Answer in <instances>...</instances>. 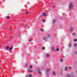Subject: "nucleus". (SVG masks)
<instances>
[{
  "label": "nucleus",
  "mask_w": 77,
  "mask_h": 77,
  "mask_svg": "<svg viewBox=\"0 0 77 77\" xmlns=\"http://www.w3.org/2000/svg\"><path fill=\"white\" fill-rule=\"evenodd\" d=\"M74 5H73V3L72 2H70L69 4V10H72Z\"/></svg>",
  "instance_id": "1"
},
{
  "label": "nucleus",
  "mask_w": 77,
  "mask_h": 77,
  "mask_svg": "<svg viewBox=\"0 0 77 77\" xmlns=\"http://www.w3.org/2000/svg\"><path fill=\"white\" fill-rule=\"evenodd\" d=\"M66 77H74V75H72V74L71 75L68 74L67 75Z\"/></svg>",
  "instance_id": "2"
},
{
  "label": "nucleus",
  "mask_w": 77,
  "mask_h": 77,
  "mask_svg": "<svg viewBox=\"0 0 77 77\" xmlns=\"http://www.w3.org/2000/svg\"><path fill=\"white\" fill-rule=\"evenodd\" d=\"M43 15L45 17H47V14H46V13H43Z\"/></svg>",
  "instance_id": "3"
},
{
  "label": "nucleus",
  "mask_w": 77,
  "mask_h": 77,
  "mask_svg": "<svg viewBox=\"0 0 77 77\" xmlns=\"http://www.w3.org/2000/svg\"><path fill=\"white\" fill-rule=\"evenodd\" d=\"M43 40H45H45L47 39V38L46 37H43Z\"/></svg>",
  "instance_id": "4"
},
{
  "label": "nucleus",
  "mask_w": 77,
  "mask_h": 77,
  "mask_svg": "<svg viewBox=\"0 0 77 77\" xmlns=\"http://www.w3.org/2000/svg\"><path fill=\"white\" fill-rule=\"evenodd\" d=\"M46 57H50V55L48 54H46Z\"/></svg>",
  "instance_id": "5"
},
{
  "label": "nucleus",
  "mask_w": 77,
  "mask_h": 77,
  "mask_svg": "<svg viewBox=\"0 0 77 77\" xmlns=\"http://www.w3.org/2000/svg\"><path fill=\"white\" fill-rule=\"evenodd\" d=\"M53 74L54 75H56V72L54 71H53Z\"/></svg>",
  "instance_id": "6"
},
{
  "label": "nucleus",
  "mask_w": 77,
  "mask_h": 77,
  "mask_svg": "<svg viewBox=\"0 0 77 77\" xmlns=\"http://www.w3.org/2000/svg\"><path fill=\"white\" fill-rule=\"evenodd\" d=\"M5 48L6 50H8L9 49V47L8 46H7Z\"/></svg>",
  "instance_id": "7"
},
{
  "label": "nucleus",
  "mask_w": 77,
  "mask_h": 77,
  "mask_svg": "<svg viewBox=\"0 0 77 77\" xmlns=\"http://www.w3.org/2000/svg\"><path fill=\"white\" fill-rule=\"evenodd\" d=\"M65 71H67V70H68V69H67V67H65Z\"/></svg>",
  "instance_id": "8"
},
{
  "label": "nucleus",
  "mask_w": 77,
  "mask_h": 77,
  "mask_svg": "<svg viewBox=\"0 0 77 77\" xmlns=\"http://www.w3.org/2000/svg\"><path fill=\"white\" fill-rule=\"evenodd\" d=\"M70 31L72 32L73 30V28L72 27H71L70 29Z\"/></svg>",
  "instance_id": "9"
},
{
  "label": "nucleus",
  "mask_w": 77,
  "mask_h": 77,
  "mask_svg": "<svg viewBox=\"0 0 77 77\" xmlns=\"http://www.w3.org/2000/svg\"><path fill=\"white\" fill-rule=\"evenodd\" d=\"M69 47H71V43L69 44Z\"/></svg>",
  "instance_id": "10"
},
{
  "label": "nucleus",
  "mask_w": 77,
  "mask_h": 77,
  "mask_svg": "<svg viewBox=\"0 0 77 77\" xmlns=\"http://www.w3.org/2000/svg\"><path fill=\"white\" fill-rule=\"evenodd\" d=\"M74 47H76V46H77V44H76L75 43L74 44Z\"/></svg>",
  "instance_id": "11"
},
{
  "label": "nucleus",
  "mask_w": 77,
  "mask_h": 77,
  "mask_svg": "<svg viewBox=\"0 0 77 77\" xmlns=\"http://www.w3.org/2000/svg\"><path fill=\"white\" fill-rule=\"evenodd\" d=\"M38 72L39 73V74H40L41 75H42L41 72L40 71H38Z\"/></svg>",
  "instance_id": "12"
},
{
  "label": "nucleus",
  "mask_w": 77,
  "mask_h": 77,
  "mask_svg": "<svg viewBox=\"0 0 77 77\" xmlns=\"http://www.w3.org/2000/svg\"><path fill=\"white\" fill-rule=\"evenodd\" d=\"M40 30L41 32H43L44 31V30H43V29L41 28L40 29Z\"/></svg>",
  "instance_id": "13"
},
{
  "label": "nucleus",
  "mask_w": 77,
  "mask_h": 77,
  "mask_svg": "<svg viewBox=\"0 0 77 77\" xmlns=\"http://www.w3.org/2000/svg\"><path fill=\"white\" fill-rule=\"evenodd\" d=\"M72 36H75V33H74L72 34Z\"/></svg>",
  "instance_id": "14"
},
{
  "label": "nucleus",
  "mask_w": 77,
  "mask_h": 77,
  "mask_svg": "<svg viewBox=\"0 0 77 77\" xmlns=\"http://www.w3.org/2000/svg\"><path fill=\"white\" fill-rule=\"evenodd\" d=\"M12 50V47H11L9 49V50Z\"/></svg>",
  "instance_id": "15"
},
{
  "label": "nucleus",
  "mask_w": 77,
  "mask_h": 77,
  "mask_svg": "<svg viewBox=\"0 0 77 77\" xmlns=\"http://www.w3.org/2000/svg\"><path fill=\"white\" fill-rule=\"evenodd\" d=\"M53 23H55V22H56V20H53Z\"/></svg>",
  "instance_id": "16"
},
{
  "label": "nucleus",
  "mask_w": 77,
  "mask_h": 77,
  "mask_svg": "<svg viewBox=\"0 0 77 77\" xmlns=\"http://www.w3.org/2000/svg\"><path fill=\"white\" fill-rule=\"evenodd\" d=\"M69 69H72V67H69Z\"/></svg>",
  "instance_id": "17"
},
{
  "label": "nucleus",
  "mask_w": 77,
  "mask_h": 77,
  "mask_svg": "<svg viewBox=\"0 0 77 77\" xmlns=\"http://www.w3.org/2000/svg\"><path fill=\"white\" fill-rule=\"evenodd\" d=\"M74 54H77V51L75 52L74 53Z\"/></svg>",
  "instance_id": "18"
},
{
  "label": "nucleus",
  "mask_w": 77,
  "mask_h": 77,
  "mask_svg": "<svg viewBox=\"0 0 77 77\" xmlns=\"http://www.w3.org/2000/svg\"><path fill=\"white\" fill-rule=\"evenodd\" d=\"M42 21L43 22H45V20H42Z\"/></svg>",
  "instance_id": "19"
},
{
  "label": "nucleus",
  "mask_w": 77,
  "mask_h": 77,
  "mask_svg": "<svg viewBox=\"0 0 77 77\" xmlns=\"http://www.w3.org/2000/svg\"><path fill=\"white\" fill-rule=\"evenodd\" d=\"M56 51H59V49L58 48H56Z\"/></svg>",
  "instance_id": "20"
},
{
  "label": "nucleus",
  "mask_w": 77,
  "mask_h": 77,
  "mask_svg": "<svg viewBox=\"0 0 77 77\" xmlns=\"http://www.w3.org/2000/svg\"><path fill=\"white\" fill-rule=\"evenodd\" d=\"M60 62H62V60H63L62 59H60Z\"/></svg>",
  "instance_id": "21"
},
{
  "label": "nucleus",
  "mask_w": 77,
  "mask_h": 77,
  "mask_svg": "<svg viewBox=\"0 0 77 77\" xmlns=\"http://www.w3.org/2000/svg\"><path fill=\"white\" fill-rule=\"evenodd\" d=\"M51 49L53 51H54V50H53L54 49V48H52Z\"/></svg>",
  "instance_id": "22"
},
{
  "label": "nucleus",
  "mask_w": 77,
  "mask_h": 77,
  "mask_svg": "<svg viewBox=\"0 0 77 77\" xmlns=\"http://www.w3.org/2000/svg\"><path fill=\"white\" fill-rule=\"evenodd\" d=\"M29 68H32V66H29Z\"/></svg>",
  "instance_id": "23"
},
{
  "label": "nucleus",
  "mask_w": 77,
  "mask_h": 77,
  "mask_svg": "<svg viewBox=\"0 0 77 77\" xmlns=\"http://www.w3.org/2000/svg\"><path fill=\"white\" fill-rule=\"evenodd\" d=\"M50 70V69H48L47 70V72H48L49 71V70Z\"/></svg>",
  "instance_id": "24"
},
{
  "label": "nucleus",
  "mask_w": 77,
  "mask_h": 77,
  "mask_svg": "<svg viewBox=\"0 0 77 77\" xmlns=\"http://www.w3.org/2000/svg\"><path fill=\"white\" fill-rule=\"evenodd\" d=\"M50 35H48V38L50 37Z\"/></svg>",
  "instance_id": "25"
},
{
  "label": "nucleus",
  "mask_w": 77,
  "mask_h": 77,
  "mask_svg": "<svg viewBox=\"0 0 77 77\" xmlns=\"http://www.w3.org/2000/svg\"><path fill=\"white\" fill-rule=\"evenodd\" d=\"M7 19H9V16H8L7 17Z\"/></svg>",
  "instance_id": "26"
},
{
  "label": "nucleus",
  "mask_w": 77,
  "mask_h": 77,
  "mask_svg": "<svg viewBox=\"0 0 77 77\" xmlns=\"http://www.w3.org/2000/svg\"><path fill=\"white\" fill-rule=\"evenodd\" d=\"M42 49L43 50H45V47H43Z\"/></svg>",
  "instance_id": "27"
},
{
  "label": "nucleus",
  "mask_w": 77,
  "mask_h": 77,
  "mask_svg": "<svg viewBox=\"0 0 77 77\" xmlns=\"http://www.w3.org/2000/svg\"><path fill=\"white\" fill-rule=\"evenodd\" d=\"M31 41H32V39H30L29 40V42H31Z\"/></svg>",
  "instance_id": "28"
},
{
  "label": "nucleus",
  "mask_w": 77,
  "mask_h": 77,
  "mask_svg": "<svg viewBox=\"0 0 77 77\" xmlns=\"http://www.w3.org/2000/svg\"><path fill=\"white\" fill-rule=\"evenodd\" d=\"M77 41V40L76 39H74V41L75 42Z\"/></svg>",
  "instance_id": "29"
},
{
  "label": "nucleus",
  "mask_w": 77,
  "mask_h": 77,
  "mask_svg": "<svg viewBox=\"0 0 77 77\" xmlns=\"http://www.w3.org/2000/svg\"><path fill=\"white\" fill-rule=\"evenodd\" d=\"M29 77H32V75H29Z\"/></svg>",
  "instance_id": "30"
},
{
  "label": "nucleus",
  "mask_w": 77,
  "mask_h": 77,
  "mask_svg": "<svg viewBox=\"0 0 77 77\" xmlns=\"http://www.w3.org/2000/svg\"><path fill=\"white\" fill-rule=\"evenodd\" d=\"M75 22V21H74V20H73L72 22Z\"/></svg>",
  "instance_id": "31"
},
{
  "label": "nucleus",
  "mask_w": 77,
  "mask_h": 77,
  "mask_svg": "<svg viewBox=\"0 0 77 77\" xmlns=\"http://www.w3.org/2000/svg\"><path fill=\"white\" fill-rule=\"evenodd\" d=\"M26 14H28V12H26Z\"/></svg>",
  "instance_id": "32"
},
{
  "label": "nucleus",
  "mask_w": 77,
  "mask_h": 77,
  "mask_svg": "<svg viewBox=\"0 0 77 77\" xmlns=\"http://www.w3.org/2000/svg\"><path fill=\"white\" fill-rule=\"evenodd\" d=\"M29 71H30V72H32L30 70H29Z\"/></svg>",
  "instance_id": "33"
},
{
  "label": "nucleus",
  "mask_w": 77,
  "mask_h": 77,
  "mask_svg": "<svg viewBox=\"0 0 77 77\" xmlns=\"http://www.w3.org/2000/svg\"><path fill=\"white\" fill-rule=\"evenodd\" d=\"M10 30H11V28H9Z\"/></svg>",
  "instance_id": "34"
},
{
  "label": "nucleus",
  "mask_w": 77,
  "mask_h": 77,
  "mask_svg": "<svg viewBox=\"0 0 77 77\" xmlns=\"http://www.w3.org/2000/svg\"><path fill=\"white\" fill-rule=\"evenodd\" d=\"M76 73H77V71H76Z\"/></svg>",
  "instance_id": "35"
},
{
  "label": "nucleus",
  "mask_w": 77,
  "mask_h": 77,
  "mask_svg": "<svg viewBox=\"0 0 77 77\" xmlns=\"http://www.w3.org/2000/svg\"><path fill=\"white\" fill-rule=\"evenodd\" d=\"M26 77H28V76H26Z\"/></svg>",
  "instance_id": "36"
},
{
  "label": "nucleus",
  "mask_w": 77,
  "mask_h": 77,
  "mask_svg": "<svg viewBox=\"0 0 77 77\" xmlns=\"http://www.w3.org/2000/svg\"><path fill=\"white\" fill-rule=\"evenodd\" d=\"M65 18V16H64Z\"/></svg>",
  "instance_id": "37"
},
{
  "label": "nucleus",
  "mask_w": 77,
  "mask_h": 77,
  "mask_svg": "<svg viewBox=\"0 0 77 77\" xmlns=\"http://www.w3.org/2000/svg\"><path fill=\"white\" fill-rule=\"evenodd\" d=\"M0 47H1V46H0Z\"/></svg>",
  "instance_id": "38"
},
{
  "label": "nucleus",
  "mask_w": 77,
  "mask_h": 77,
  "mask_svg": "<svg viewBox=\"0 0 77 77\" xmlns=\"http://www.w3.org/2000/svg\"><path fill=\"white\" fill-rule=\"evenodd\" d=\"M54 7V6H53Z\"/></svg>",
  "instance_id": "39"
}]
</instances>
